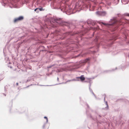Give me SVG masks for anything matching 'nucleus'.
Segmentation results:
<instances>
[{
	"mask_svg": "<svg viewBox=\"0 0 129 129\" xmlns=\"http://www.w3.org/2000/svg\"><path fill=\"white\" fill-rule=\"evenodd\" d=\"M77 78H79L81 81H83L85 80V78L83 75H81L80 77H77Z\"/></svg>",
	"mask_w": 129,
	"mask_h": 129,
	"instance_id": "4",
	"label": "nucleus"
},
{
	"mask_svg": "<svg viewBox=\"0 0 129 129\" xmlns=\"http://www.w3.org/2000/svg\"><path fill=\"white\" fill-rule=\"evenodd\" d=\"M44 118L46 120H47V121H48V118H47L46 117V116H45L44 117Z\"/></svg>",
	"mask_w": 129,
	"mask_h": 129,
	"instance_id": "6",
	"label": "nucleus"
},
{
	"mask_svg": "<svg viewBox=\"0 0 129 129\" xmlns=\"http://www.w3.org/2000/svg\"><path fill=\"white\" fill-rule=\"evenodd\" d=\"M125 15L126 16H129V14L128 13H126L125 14Z\"/></svg>",
	"mask_w": 129,
	"mask_h": 129,
	"instance_id": "5",
	"label": "nucleus"
},
{
	"mask_svg": "<svg viewBox=\"0 0 129 129\" xmlns=\"http://www.w3.org/2000/svg\"><path fill=\"white\" fill-rule=\"evenodd\" d=\"M38 9V8H36V9H35V10H34L35 11H36L37 10V9Z\"/></svg>",
	"mask_w": 129,
	"mask_h": 129,
	"instance_id": "7",
	"label": "nucleus"
},
{
	"mask_svg": "<svg viewBox=\"0 0 129 129\" xmlns=\"http://www.w3.org/2000/svg\"><path fill=\"white\" fill-rule=\"evenodd\" d=\"M96 13L97 14L100 15L102 16H104L106 14V12H96Z\"/></svg>",
	"mask_w": 129,
	"mask_h": 129,
	"instance_id": "3",
	"label": "nucleus"
},
{
	"mask_svg": "<svg viewBox=\"0 0 129 129\" xmlns=\"http://www.w3.org/2000/svg\"><path fill=\"white\" fill-rule=\"evenodd\" d=\"M128 20H126L124 19H122L119 21H117L116 19H113L112 20V22L113 23L111 24H106L105 23L102 22V23L104 25H112L116 23L119 25H121L122 24H124L125 23H127L128 22Z\"/></svg>",
	"mask_w": 129,
	"mask_h": 129,
	"instance_id": "1",
	"label": "nucleus"
},
{
	"mask_svg": "<svg viewBox=\"0 0 129 129\" xmlns=\"http://www.w3.org/2000/svg\"><path fill=\"white\" fill-rule=\"evenodd\" d=\"M42 9V8L39 9H40V11H41Z\"/></svg>",
	"mask_w": 129,
	"mask_h": 129,
	"instance_id": "8",
	"label": "nucleus"
},
{
	"mask_svg": "<svg viewBox=\"0 0 129 129\" xmlns=\"http://www.w3.org/2000/svg\"><path fill=\"white\" fill-rule=\"evenodd\" d=\"M24 17L22 16H20L18 18H15L14 20V23L16 22L19 21L23 20V19Z\"/></svg>",
	"mask_w": 129,
	"mask_h": 129,
	"instance_id": "2",
	"label": "nucleus"
}]
</instances>
